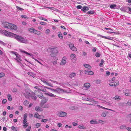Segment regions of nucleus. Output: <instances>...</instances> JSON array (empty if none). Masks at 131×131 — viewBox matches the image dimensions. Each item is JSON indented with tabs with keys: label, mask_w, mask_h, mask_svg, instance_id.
Wrapping results in <instances>:
<instances>
[{
	"label": "nucleus",
	"mask_w": 131,
	"mask_h": 131,
	"mask_svg": "<svg viewBox=\"0 0 131 131\" xmlns=\"http://www.w3.org/2000/svg\"><path fill=\"white\" fill-rule=\"evenodd\" d=\"M25 93H24V95L25 97L27 99H29L30 97L34 100H35L36 99V97L35 96V93L38 92V91H35L34 92V95H33L32 92L29 89H27L25 90Z\"/></svg>",
	"instance_id": "obj_1"
},
{
	"label": "nucleus",
	"mask_w": 131,
	"mask_h": 131,
	"mask_svg": "<svg viewBox=\"0 0 131 131\" xmlns=\"http://www.w3.org/2000/svg\"><path fill=\"white\" fill-rule=\"evenodd\" d=\"M49 50L51 52L50 56L52 57H55L58 52V50L57 49V47H54L53 48H50Z\"/></svg>",
	"instance_id": "obj_2"
},
{
	"label": "nucleus",
	"mask_w": 131,
	"mask_h": 131,
	"mask_svg": "<svg viewBox=\"0 0 131 131\" xmlns=\"http://www.w3.org/2000/svg\"><path fill=\"white\" fill-rule=\"evenodd\" d=\"M15 38L17 40L23 43H26L28 42V41L27 39L23 37L20 36L18 35H16Z\"/></svg>",
	"instance_id": "obj_3"
},
{
	"label": "nucleus",
	"mask_w": 131,
	"mask_h": 131,
	"mask_svg": "<svg viewBox=\"0 0 131 131\" xmlns=\"http://www.w3.org/2000/svg\"><path fill=\"white\" fill-rule=\"evenodd\" d=\"M119 84V83L118 81H115L114 82H110L109 84V85L111 86H116L118 85Z\"/></svg>",
	"instance_id": "obj_4"
},
{
	"label": "nucleus",
	"mask_w": 131,
	"mask_h": 131,
	"mask_svg": "<svg viewBox=\"0 0 131 131\" xmlns=\"http://www.w3.org/2000/svg\"><path fill=\"white\" fill-rule=\"evenodd\" d=\"M5 33L7 34L6 35L7 36H9L10 37H13L14 38L15 37L16 34H14L6 30H5Z\"/></svg>",
	"instance_id": "obj_5"
},
{
	"label": "nucleus",
	"mask_w": 131,
	"mask_h": 131,
	"mask_svg": "<svg viewBox=\"0 0 131 131\" xmlns=\"http://www.w3.org/2000/svg\"><path fill=\"white\" fill-rule=\"evenodd\" d=\"M70 58L71 60L73 62L76 61V58L75 54L74 53H72L70 55Z\"/></svg>",
	"instance_id": "obj_6"
},
{
	"label": "nucleus",
	"mask_w": 131,
	"mask_h": 131,
	"mask_svg": "<svg viewBox=\"0 0 131 131\" xmlns=\"http://www.w3.org/2000/svg\"><path fill=\"white\" fill-rule=\"evenodd\" d=\"M58 114L60 117H64L67 115V113L65 112L60 111L59 112Z\"/></svg>",
	"instance_id": "obj_7"
},
{
	"label": "nucleus",
	"mask_w": 131,
	"mask_h": 131,
	"mask_svg": "<svg viewBox=\"0 0 131 131\" xmlns=\"http://www.w3.org/2000/svg\"><path fill=\"white\" fill-rule=\"evenodd\" d=\"M10 26H9V29H14L15 30L17 29V27L16 25L11 23H10Z\"/></svg>",
	"instance_id": "obj_8"
},
{
	"label": "nucleus",
	"mask_w": 131,
	"mask_h": 131,
	"mask_svg": "<svg viewBox=\"0 0 131 131\" xmlns=\"http://www.w3.org/2000/svg\"><path fill=\"white\" fill-rule=\"evenodd\" d=\"M66 59L67 58L66 57H63L61 60V61L60 63V65H64L66 63Z\"/></svg>",
	"instance_id": "obj_9"
},
{
	"label": "nucleus",
	"mask_w": 131,
	"mask_h": 131,
	"mask_svg": "<svg viewBox=\"0 0 131 131\" xmlns=\"http://www.w3.org/2000/svg\"><path fill=\"white\" fill-rule=\"evenodd\" d=\"M48 100V99L47 98H46L44 97L41 100V104L40 106H43V105L46 103Z\"/></svg>",
	"instance_id": "obj_10"
},
{
	"label": "nucleus",
	"mask_w": 131,
	"mask_h": 131,
	"mask_svg": "<svg viewBox=\"0 0 131 131\" xmlns=\"http://www.w3.org/2000/svg\"><path fill=\"white\" fill-rule=\"evenodd\" d=\"M3 26L6 28H8L9 29V26H10V23L7 22H4L3 23Z\"/></svg>",
	"instance_id": "obj_11"
},
{
	"label": "nucleus",
	"mask_w": 131,
	"mask_h": 131,
	"mask_svg": "<svg viewBox=\"0 0 131 131\" xmlns=\"http://www.w3.org/2000/svg\"><path fill=\"white\" fill-rule=\"evenodd\" d=\"M85 73L89 75H93L94 74V72L91 71H89L87 70H85Z\"/></svg>",
	"instance_id": "obj_12"
},
{
	"label": "nucleus",
	"mask_w": 131,
	"mask_h": 131,
	"mask_svg": "<svg viewBox=\"0 0 131 131\" xmlns=\"http://www.w3.org/2000/svg\"><path fill=\"white\" fill-rule=\"evenodd\" d=\"M130 91V90L129 89H126L124 90L123 91V92L124 93H125V95L126 96H130L131 94L128 92L126 93V92H129Z\"/></svg>",
	"instance_id": "obj_13"
},
{
	"label": "nucleus",
	"mask_w": 131,
	"mask_h": 131,
	"mask_svg": "<svg viewBox=\"0 0 131 131\" xmlns=\"http://www.w3.org/2000/svg\"><path fill=\"white\" fill-rule=\"evenodd\" d=\"M14 54H15L16 57V60H17L19 62V61H18V60L20 61L22 60L19 55L18 53L15 52V53H14Z\"/></svg>",
	"instance_id": "obj_14"
},
{
	"label": "nucleus",
	"mask_w": 131,
	"mask_h": 131,
	"mask_svg": "<svg viewBox=\"0 0 131 131\" xmlns=\"http://www.w3.org/2000/svg\"><path fill=\"white\" fill-rule=\"evenodd\" d=\"M45 94L46 95H47L48 96H49L50 97H54L55 98L56 97V96L54 95V94H52V93H45Z\"/></svg>",
	"instance_id": "obj_15"
},
{
	"label": "nucleus",
	"mask_w": 131,
	"mask_h": 131,
	"mask_svg": "<svg viewBox=\"0 0 131 131\" xmlns=\"http://www.w3.org/2000/svg\"><path fill=\"white\" fill-rule=\"evenodd\" d=\"M44 83H45L46 85H47L48 86H52L51 85H50V83H49L48 82H47L45 79L43 78H41L40 79Z\"/></svg>",
	"instance_id": "obj_16"
},
{
	"label": "nucleus",
	"mask_w": 131,
	"mask_h": 131,
	"mask_svg": "<svg viewBox=\"0 0 131 131\" xmlns=\"http://www.w3.org/2000/svg\"><path fill=\"white\" fill-rule=\"evenodd\" d=\"M34 116L35 117L39 119H41L40 118L41 116L39 115L37 113H35Z\"/></svg>",
	"instance_id": "obj_17"
},
{
	"label": "nucleus",
	"mask_w": 131,
	"mask_h": 131,
	"mask_svg": "<svg viewBox=\"0 0 131 131\" xmlns=\"http://www.w3.org/2000/svg\"><path fill=\"white\" fill-rule=\"evenodd\" d=\"M88 101L93 102L94 103H95L96 104H97V103H98V102L97 101H94V99L92 98H88Z\"/></svg>",
	"instance_id": "obj_18"
},
{
	"label": "nucleus",
	"mask_w": 131,
	"mask_h": 131,
	"mask_svg": "<svg viewBox=\"0 0 131 131\" xmlns=\"http://www.w3.org/2000/svg\"><path fill=\"white\" fill-rule=\"evenodd\" d=\"M35 110L37 111H43L42 109L39 106H36L35 108Z\"/></svg>",
	"instance_id": "obj_19"
},
{
	"label": "nucleus",
	"mask_w": 131,
	"mask_h": 131,
	"mask_svg": "<svg viewBox=\"0 0 131 131\" xmlns=\"http://www.w3.org/2000/svg\"><path fill=\"white\" fill-rule=\"evenodd\" d=\"M84 87L88 88L91 86V85L90 83H86L84 84Z\"/></svg>",
	"instance_id": "obj_20"
},
{
	"label": "nucleus",
	"mask_w": 131,
	"mask_h": 131,
	"mask_svg": "<svg viewBox=\"0 0 131 131\" xmlns=\"http://www.w3.org/2000/svg\"><path fill=\"white\" fill-rule=\"evenodd\" d=\"M89 9V8L87 7L84 6L81 9V10L84 12H86Z\"/></svg>",
	"instance_id": "obj_21"
},
{
	"label": "nucleus",
	"mask_w": 131,
	"mask_h": 131,
	"mask_svg": "<svg viewBox=\"0 0 131 131\" xmlns=\"http://www.w3.org/2000/svg\"><path fill=\"white\" fill-rule=\"evenodd\" d=\"M76 75V73L75 72H72L69 75V77L71 78H73Z\"/></svg>",
	"instance_id": "obj_22"
},
{
	"label": "nucleus",
	"mask_w": 131,
	"mask_h": 131,
	"mask_svg": "<svg viewBox=\"0 0 131 131\" xmlns=\"http://www.w3.org/2000/svg\"><path fill=\"white\" fill-rule=\"evenodd\" d=\"M34 33L38 35H39L41 34V32L40 31L35 30L34 31Z\"/></svg>",
	"instance_id": "obj_23"
},
{
	"label": "nucleus",
	"mask_w": 131,
	"mask_h": 131,
	"mask_svg": "<svg viewBox=\"0 0 131 131\" xmlns=\"http://www.w3.org/2000/svg\"><path fill=\"white\" fill-rule=\"evenodd\" d=\"M58 36L60 39H62L63 38V36L61 32H58Z\"/></svg>",
	"instance_id": "obj_24"
},
{
	"label": "nucleus",
	"mask_w": 131,
	"mask_h": 131,
	"mask_svg": "<svg viewBox=\"0 0 131 131\" xmlns=\"http://www.w3.org/2000/svg\"><path fill=\"white\" fill-rule=\"evenodd\" d=\"M19 50L21 52H23V53H25L26 54H27L29 55V56H31V54L28 53V52H26V51H24V50H22V49H20Z\"/></svg>",
	"instance_id": "obj_25"
},
{
	"label": "nucleus",
	"mask_w": 131,
	"mask_h": 131,
	"mask_svg": "<svg viewBox=\"0 0 131 131\" xmlns=\"http://www.w3.org/2000/svg\"><path fill=\"white\" fill-rule=\"evenodd\" d=\"M114 98L115 100L117 101L120 100L121 99V97L120 96L117 95Z\"/></svg>",
	"instance_id": "obj_26"
},
{
	"label": "nucleus",
	"mask_w": 131,
	"mask_h": 131,
	"mask_svg": "<svg viewBox=\"0 0 131 131\" xmlns=\"http://www.w3.org/2000/svg\"><path fill=\"white\" fill-rule=\"evenodd\" d=\"M37 95L38 97L40 99H42L43 97V95L42 93L38 94Z\"/></svg>",
	"instance_id": "obj_27"
},
{
	"label": "nucleus",
	"mask_w": 131,
	"mask_h": 131,
	"mask_svg": "<svg viewBox=\"0 0 131 131\" xmlns=\"http://www.w3.org/2000/svg\"><path fill=\"white\" fill-rule=\"evenodd\" d=\"M8 100L10 101L12 100V97L10 94H8L7 96Z\"/></svg>",
	"instance_id": "obj_28"
},
{
	"label": "nucleus",
	"mask_w": 131,
	"mask_h": 131,
	"mask_svg": "<svg viewBox=\"0 0 131 131\" xmlns=\"http://www.w3.org/2000/svg\"><path fill=\"white\" fill-rule=\"evenodd\" d=\"M84 66L86 68L89 69H91V67L88 64H84Z\"/></svg>",
	"instance_id": "obj_29"
},
{
	"label": "nucleus",
	"mask_w": 131,
	"mask_h": 131,
	"mask_svg": "<svg viewBox=\"0 0 131 131\" xmlns=\"http://www.w3.org/2000/svg\"><path fill=\"white\" fill-rule=\"evenodd\" d=\"M28 30L30 32L34 33V31L35 29L33 28H31L29 29Z\"/></svg>",
	"instance_id": "obj_30"
},
{
	"label": "nucleus",
	"mask_w": 131,
	"mask_h": 131,
	"mask_svg": "<svg viewBox=\"0 0 131 131\" xmlns=\"http://www.w3.org/2000/svg\"><path fill=\"white\" fill-rule=\"evenodd\" d=\"M95 13V12L93 11H89L88 12V13L90 15H92L94 14Z\"/></svg>",
	"instance_id": "obj_31"
},
{
	"label": "nucleus",
	"mask_w": 131,
	"mask_h": 131,
	"mask_svg": "<svg viewBox=\"0 0 131 131\" xmlns=\"http://www.w3.org/2000/svg\"><path fill=\"white\" fill-rule=\"evenodd\" d=\"M101 37H102V38H105L106 39H108L109 40H112V39L110 38H109L108 37H107L106 36H101Z\"/></svg>",
	"instance_id": "obj_32"
},
{
	"label": "nucleus",
	"mask_w": 131,
	"mask_h": 131,
	"mask_svg": "<svg viewBox=\"0 0 131 131\" xmlns=\"http://www.w3.org/2000/svg\"><path fill=\"white\" fill-rule=\"evenodd\" d=\"M29 104V102L27 100L25 101L24 103V104L25 106Z\"/></svg>",
	"instance_id": "obj_33"
},
{
	"label": "nucleus",
	"mask_w": 131,
	"mask_h": 131,
	"mask_svg": "<svg viewBox=\"0 0 131 131\" xmlns=\"http://www.w3.org/2000/svg\"><path fill=\"white\" fill-rule=\"evenodd\" d=\"M119 128L121 129H125L126 128V127L125 125H122L119 127Z\"/></svg>",
	"instance_id": "obj_34"
},
{
	"label": "nucleus",
	"mask_w": 131,
	"mask_h": 131,
	"mask_svg": "<svg viewBox=\"0 0 131 131\" xmlns=\"http://www.w3.org/2000/svg\"><path fill=\"white\" fill-rule=\"evenodd\" d=\"M68 44L69 45V47L70 49L74 46V45L71 43L69 42Z\"/></svg>",
	"instance_id": "obj_35"
},
{
	"label": "nucleus",
	"mask_w": 131,
	"mask_h": 131,
	"mask_svg": "<svg viewBox=\"0 0 131 131\" xmlns=\"http://www.w3.org/2000/svg\"><path fill=\"white\" fill-rule=\"evenodd\" d=\"M90 123L91 124H97L98 123L97 121H94L93 120H91L90 121Z\"/></svg>",
	"instance_id": "obj_36"
},
{
	"label": "nucleus",
	"mask_w": 131,
	"mask_h": 131,
	"mask_svg": "<svg viewBox=\"0 0 131 131\" xmlns=\"http://www.w3.org/2000/svg\"><path fill=\"white\" fill-rule=\"evenodd\" d=\"M104 61L103 59H102L101 60V63H100L99 66L100 67H102Z\"/></svg>",
	"instance_id": "obj_37"
},
{
	"label": "nucleus",
	"mask_w": 131,
	"mask_h": 131,
	"mask_svg": "<svg viewBox=\"0 0 131 131\" xmlns=\"http://www.w3.org/2000/svg\"><path fill=\"white\" fill-rule=\"evenodd\" d=\"M34 88L36 89H38L40 90L41 88V86H38L34 87Z\"/></svg>",
	"instance_id": "obj_38"
},
{
	"label": "nucleus",
	"mask_w": 131,
	"mask_h": 131,
	"mask_svg": "<svg viewBox=\"0 0 131 131\" xmlns=\"http://www.w3.org/2000/svg\"><path fill=\"white\" fill-rule=\"evenodd\" d=\"M70 108L71 110H76L77 109V108L75 107V106H72L70 107Z\"/></svg>",
	"instance_id": "obj_39"
},
{
	"label": "nucleus",
	"mask_w": 131,
	"mask_h": 131,
	"mask_svg": "<svg viewBox=\"0 0 131 131\" xmlns=\"http://www.w3.org/2000/svg\"><path fill=\"white\" fill-rule=\"evenodd\" d=\"M72 51H77V49L74 46L71 49Z\"/></svg>",
	"instance_id": "obj_40"
},
{
	"label": "nucleus",
	"mask_w": 131,
	"mask_h": 131,
	"mask_svg": "<svg viewBox=\"0 0 131 131\" xmlns=\"http://www.w3.org/2000/svg\"><path fill=\"white\" fill-rule=\"evenodd\" d=\"M96 83V84H100L101 82V81L100 80H97L95 81Z\"/></svg>",
	"instance_id": "obj_41"
},
{
	"label": "nucleus",
	"mask_w": 131,
	"mask_h": 131,
	"mask_svg": "<svg viewBox=\"0 0 131 131\" xmlns=\"http://www.w3.org/2000/svg\"><path fill=\"white\" fill-rule=\"evenodd\" d=\"M61 90V91L63 92L64 93H69L70 92L67 91H64L62 89H60Z\"/></svg>",
	"instance_id": "obj_42"
},
{
	"label": "nucleus",
	"mask_w": 131,
	"mask_h": 131,
	"mask_svg": "<svg viewBox=\"0 0 131 131\" xmlns=\"http://www.w3.org/2000/svg\"><path fill=\"white\" fill-rule=\"evenodd\" d=\"M43 106V108H48L49 107V105L48 104H46Z\"/></svg>",
	"instance_id": "obj_43"
},
{
	"label": "nucleus",
	"mask_w": 131,
	"mask_h": 131,
	"mask_svg": "<svg viewBox=\"0 0 131 131\" xmlns=\"http://www.w3.org/2000/svg\"><path fill=\"white\" fill-rule=\"evenodd\" d=\"M5 75V74L3 72H2L0 73V78H1L4 77Z\"/></svg>",
	"instance_id": "obj_44"
},
{
	"label": "nucleus",
	"mask_w": 131,
	"mask_h": 131,
	"mask_svg": "<svg viewBox=\"0 0 131 131\" xmlns=\"http://www.w3.org/2000/svg\"><path fill=\"white\" fill-rule=\"evenodd\" d=\"M23 127L25 128H26L27 127L28 125V123H25V124H23Z\"/></svg>",
	"instance_id": "obj_45"
},
{
	"label": "nucleus",
	"mask_w": 131,
	"mask_h": 131,
	"mask_svg": "<svg viewBox=\"0 0 131 131\" xmlns=\"http://www.w3.org/2000/svg\"><path fill=\"white\" fill-rule=\"evenodd\" d=\"M39 18L40 19L42 20H45V21H48L47 20V19H46L44 18H43L42 17H40Z\"/></svg>",
	"instance_id": "obj_46"
},
{
	"label": "nucleus",
	"mask_w": 131,
	"mask_h": 131,
	"mask_svg": "<svg viewBox=\"0 0 131 131\" xmlns=\"http://www.w3.org/2000/svg\"><path fill=\"white\" fill-rule=\"evenodd\" d=\"M50 90H51L52 91L54 92H58L57 88L56 89H50Z\"/></svg>",
	"instance_id": "obj_47"
},
{
	"label": "nucleus",
	"mask_w": 131,
	"mask_h": 131,
	"mask_svg": "<svg viewBox=\"0 0 131 131\" xmlns=\"http://www.w3.org/2000/svg\"><path fill=\"white\" fill-rule=\"evenodd\" d=\"M100 53L98 52H96L95 54V56L97 57H99L100 56Z\"/></svg>",
	"instance_id": "obj_48"
},
{
	"label": "nucleus",
	"mask_w": 131,
	"mask_h": 131,
	"mask_svg": "<svg viewBox=\"0 0 131 131\" xmlns=\"http://www.w3.org/2000/svg\"><path fill=\"white\" fill-rule=\"evenodd\" d=\"M78 127L80 129H84L85 128V127L82 126L81 125H79L78 126Z\"/></svg>",
	"instance_id": "obj_49"
},
{
	"label": "nucleus",
	"mask_w": 131,
	"mask_h": 131,
	"mask_svg": "<svg viewBox=\"0 0 131 131\" xmlns=\"http://www.w3.org/2000/svg\"><path fill=\"white\" fill-rule=\"evenodd\" d=\"M17 90L16 88H15L13 89L12 92H13L14 93L17 92Z\"/></svg>",
	"instance_id": "obj_50"
},
{
	"label": "nucleus",
	"mask_w": 131,
	"mask_h": 131,
	"mask_svg": "<svg viewBox=\"0 0 131 131\" xmlns=\"http://www.w3.org/2000/svg\"><path fill=\"white\" fill-rule=\"evenodd\" d=\"M82 99L83 100L88 101V97H82Z\"/></svg>",
	"instance_id": "obj_51"
},
{
	"label": "nucleus",
	"mask_w": 131,
	"mask_h": 131,
	"mask_svg": "<svg viewBox=\"0 0 131 131\" xmlns=\"http://www.w3.org/2000/svg\"><path fill=\"white\" fill-rule=\"evenodd\" d=\"M116 5H115V4L111 5L110 6V8H114L116 7Z\"/></svg>",
	"instance_id": "obj_52"
},
{
	"label": "nucleus",
	"mask_w": 131,
	"mask_h": 131,
	"mask_svg": "<svg viewBox=\"0 0 131 131\" xmlns=\"http://www.w3.org/2000/svg\"><path fill=\"white\" fill-rule=\"evenodd\" d=\"M27 119H24L23 122V124H25V123H27Z\"/></svg>",
	"instance_id": "obj_53"
},
{
	"label": "nucleus",
	"mask_w": 131,
	"mask_h": 131,
	"mask_svg": "<svg viewBox=\"0 0 131 131\" xmlns=\"http://www.w3.org/2000/svg\"><path fill=\"white\" fill-rule=\"evenodd\" d=\"M7 102V100L6 99H3L2 101V104H5Z\"/></svg>",
	"instance_id": "obj_54"
},
{
	"label": "nucleus",
	"mask_w": 131,
	"mask_h": 131,
	"mask_svg": "<svg viewBox=\"0 0 131 131\" xmlns=\"http://www.w3.org/2000/svg\"><path fill=\"white\" fill-rule=\"evenodd\" d=\"M40 126V123H37V124L36 125V127L38 128Z\"/></svg>",
	"instance_id": "obj_55"
},
{
	"label": "nucleus",
	"mask_w": 131,
	"mask_h": 131,
	"mask_svg": "<svg viewBox=\"0 0 131 131\" xmlns=\"http://www.w3.org/2000/svg\"><path fill=\"white\" fill-rule=\"evenodd\" d=\"M127 104L129 105H131V100H129L128 101Z\"/></svg>",
	"instance_id": "obj_56"
},
{
	"label": "nucleus",
	"mask_w": 131,
	"mask_h": 131,
	"mask_svg": "<svg viewBox=\"0 0 131 131\" xmlns=\"http://www.w3.org/2000/svg\"><path fill=\"white\" fill-rule=\"evenodd\" d=\"M50 31V30L49 29H47L46 30V33L47 34H48L49 33Z\"/></svg>",
	"instance_id": "obj_57"
},
{
	"label": "nucleus",
	"mask_w": 131,
	"mask_h": 131,
	"mask_svg": "<svg viewBox=\"0 0 131 131\" xmlns=\"http://www.w3.org/2000/svg\"><path fill=\"white\" fill-rule=\"evenodd\" d=\"M16 8L18 10H23L22 8H20L18 6H16Z\"/></svg>",
	"instance_id": "obj_58"
},
{
	"label": "nucleus",
	"mask_w": 131,
	"mask_h": 131,
	"mask_svg": "<svg viewBox=\"0 0 131 131\" xmlns=\"http://www.w3.org/2000/svg\"><path fill=\"white\" fill-rule=\"evenodd\" d=\"M82 8V6L81 5H79L77 6V8L78 9H81Z\"/></svg>",
	"instance_id": "obj_59"
},
{
	"label": "nucleus",
	"mask_w": 131,
	"mask_h": 131,
	"mask_svg": "<svg viewBox=\"0 0 131 131\" xmlns=\"http://www.w3.org/2000/svg\"><path fill=\"white\" fill-rule=\"evenodd\" d=\"M21 16L22 18H27V17L25 15H21Z\"/></svg>",
	"instance_id": "obj_60"
},
{
	"label": "nucleus",
	"mask_w": 131,
	"mask_h": 131,
	"mask_svg": "<svg viewBox=\"0 0 131 131\" xmlns=\"http://www.w3.org/2000/svg\"><path fill=\"white\" fill-rule=\"evenodd\" d=\"M106 113L104 112L101 115V116L103 117H105L106 116Z\"/></svg>",
	"instance_id": "obj_61"
},
{
	"label": "nucleus",
	"mask_w": 131,
	"mask_h": 131,
	"mask_svg": "<svg viewBox=\"0 0 131 131\" xmlns=\"http://www.w3.org/2000/svg\"><path fill=\"white\" fill-rule=\"evenodd\" d=\"M40 24L42 25H45L46 24V23L44 22H41L40 23Z\"/></svg>",
	"instance_id": "obj_62"
},
{
	"label": "nucleus",
	"mask_w": 131,
	"mask_h": 131,
	"mask_svg": "<svg viewBox=\"0 0 131 131\" xmlns=\"http://www.w3.org/2000/svg\"><path fill=\"white\" fill-rule=\"evenodd\" d=\"M27 114L26 113H25L24 115V119H27Z\"/></svg>",
	"instance_id": "obj_63"
},
{
	"label": "nucleus",
	"mask_w": 131,
	"mask_h": 131,
	"mask_svg": "<svg viewBox=\"0 0 131 131\" xmlns=\"http://www.w3.org/2000/svg\"><path fill=\"white\" fill-rule=\"evenodd\" d=\"M126 129L128 131H131V128L128 127L126 128Z\"/></svg>",
	"instance_id": "obj_64"
}]
</instances>
